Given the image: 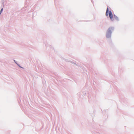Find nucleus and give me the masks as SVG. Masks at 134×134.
Masks as SVG:
<instances>
[{
  "mask_svg": "<svg viewBox=\"0 0 134 134\" xmlns=\"http://www.w3.org/2000/svg\"><path fill=\"white\" fill-rule=\"evenodd\" d=\"M113 27H110L109 28L108 30V33L107 35L106 36L107 38H108L109 37L108 36V34H110L111 32V31H113Z\"/></svg>",
  "mask_w": 134,
  "mask_h": 134,
  "instance_id": "nucleus-1",
  "label": "nucleus"
},
{
  "mask_svg": "<svg viewBox=\"0 0 134 134\" xmlns=\"http://www.w3.org/2000/svg\"><path fill=\"white\" fill-rule=\"evenodd\" d=\"M109 16L111 20L112 21L114 20V16L112 15L111 12V11H109Z\"/></svg>",
  "mask_w": 134,
  "mask_h": 134,
  "instance_id": "nucleus-2",
  "label": "nucleus"
},
{
  "mask_svg": "<svg viewBox=\"0 0 134 134\" xmlns=\"http://www.w3.org/2000/svg\"><path fill=\"white\" fill-rule=\"evenodd\" d=\"M108 13H109V9L108 8H107L105 15L106 16H107L108 15Z\"/></svg>",
  "mask_w": 134,
  "mask_h": 134,
  "instance_id": "nucleus-3",
  "label": "nucleus"
},
{
  "mask_svg": "<svg viewBox=\"0 0 134 134\" xmlns=\"http://www.w3.org/2000/svg\"><path fill=\"white\" fill-rule=\"evenodd\" d=\"M114 19H115L116 20H118V17L116 16L115 15H114Z\"/></svg>",
  "mask_w": 134,
  "mask_h": 134,
  "instance_id": "nucleus-4",
  "label": "nucleus"
},
{
  "mask_svg": "<svg viewBox=\"0 0 134 134\" xmlns=\"http://www.w3.org/2000/svg\"><path fill=\"white\" fill-rule=\"evenodd\" d=\"M3 10V8H2V9H1V12Z\"/></svg>",
  "mask_w": 134,
  "mask_h": 134,
  "instance_id": "nucleus-5",
  "label": "nucleus"
}]
</instances>
